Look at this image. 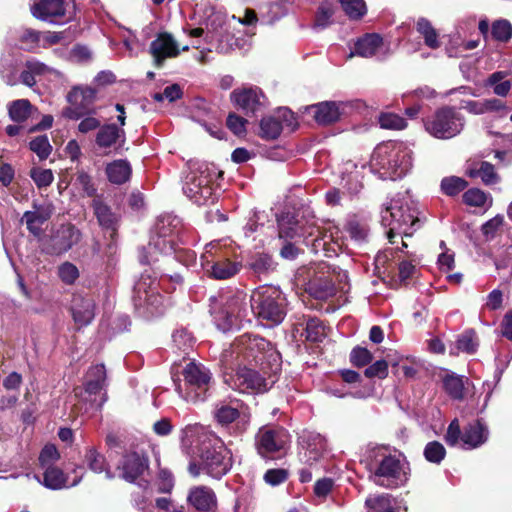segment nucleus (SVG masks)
I'll return each mask as SVG.
<instances>
[{
    "instance_id": "nucleus-1",
    "label": "nucleus",
    "mask_w": 512,
    "mask_h": 512,
    "mask_svg": "<svg viewBox=\"0 0 512 512\" xmlns=\"http://www.w3.org/2000/svg\"><path fill=\"white\" fill-rule=\"evenodd\" d=\"M381 223L388 228L386 234L394 244L397 236L402 239V246L407 247L403 237H410L419 227L417 210L408 195L397 194L384 204L381 211Z\"/></svg>"
},
{
    "instance_id": "nucleus-2",
    "label": "nucleus",
    "mask_w": 512,
    "mask_h": 512,
    "mask_svg": "<svg viewBox=\"0 0 512 512\" xmlns=\"http://www.w3.org/2000/svg\"><path fill=\"white\" fill-rule=\"evenodd\" d=\"M369 166L383 180L400 179L412 167L411 151L403 143H381L374 149Z\"/></svg>"
},
{
    "instance_id": "nucleus-3",
    "label": "nucleus",
    "mask_w": 512,
    "mask_h": 512,
    "mask_svg": "<svg viewBox=\"0 0 512 512\" xmlns=\"http://www.w3.org/2000/svg\"><path fill=\"white\" fill-rule=\"evenodd\" d=\"M176 283L181 282V277L175 275L170 277ZM167 277H161L159 281L152 278L151 274L146 270L142 273L140 279L134 286V306L139 315L144 318H153L162 315L171 305L170 299L160 294V289L164 287V283L168 282Z\"/></svg>"
},
{
    "instance_id": "nucleus-4",
    "label": "nucleus",
    "mask_w": 512,
    "mask_h": 512,
    "mask_svg": "<svg viewBox=\"0 0 512 512\" xmlns=\"http://www.w3.org/2000/svg\"><path fill=\"white\" fill-rule=\"evenodd\" d=\"M410 474V464L403 454H384L371 463L369 480L385 489H397L408 483Z\"/></svg>"
},
{
    "instance_id": "nucleus-5",
    "label": "nucleus",
    "mask_w": 512,
    "mask_h": 512,
    "mask_svg": "<svg viewBox=\"0 0 512 512\" xmlns=\"http://www.w3.org/2000/svg\"><path fill=\"white\" fill-rule=\"evenodd\" d=\"M231 466V452L217 436L199 448V461L190 462L188 470L194 477L205 473L212 478L220 479L230 470Z\"/></svg>"
},
{
    "instance_id": "nucleus-6",
    "label": "nucleus",
    "mask_w": 512,
    "mask_h": 512,
    "mask_svg": "<svg viewBox=\"0 0 512 512\" xmlns=\"http://www.w3.org/2000/svg\"><path fill=\"white\" fill-rule=\"evenodd\" d=\"M250 308L262 325L274 327L286 316V299L278 288L263 286L251 295Z\"/></svg>"
},
{
    "instance_id": "nucleus-7",
    "label": "nucleus",
    "mask_w": 512,
    "mask_h": 512,
    "mask_svg": "<svg viewBox=\"0 0 512 512\" xmlns=\"http://www.w3.org/2000/svg\"><path fill=\"white\" fill-rule=\"evenodd\" d=\"M233 349L248 361L262 366L263 370L267 365L273 372L280 371V354L262 337L243 334L235 340Z\"/></svg>"
},
{
    "instance_id": "nucleus-8",
    "label": "nucleus",
    "mask_w": 512,
    "mask_h": 512,
    "mask_svg": "<svg viewBox=\"0 0 512 512\" xmlns=\"http://www.w3.org/2000/svg\"><path fill=\"white\" fill-rule=\"evenodd\" d=\"M425 131L434 138L447 140L451 139L464 128L465 120L463 115L455 107L444 106L424 120Z\"/></svg>"
},
{
    "instance_id": "nucleus-9",
    "label": "nucleus",
    "mask_w": 512,
    "mask_h": 512,
    "mask_svg": "<svg viewBox=\"0 0 512 512\" xmlns=\"http://www.w3.org/2000/svg\"><path fill=\"white\" fill-rule=\"evenodd\" d=\"M278 373L273 372L267 365L264 370L261 367L260 371L240 367L225 381L233 389L243 393H264L275 384Z\"/></svg>"
},
{
    "instance_id": "nucleus-10",
    "label": "nucleus",
    "mask_w": 512,
    "mask_h": 512,
    "mask_svg": "<svg viewBox=\"0 0 512 512\" xmlns=\"http://www.w3.org/2000/svg\"><path fill=\"white\" fill-rule=\"evenodd\" d=\"M184 385L176 388L179 396L187 403L196 404L207 398L210 371L202 364L189 362L184 370Z\"/></svg>"
},
{
    "instance_id": "nucleus-11",
    "label": "nucleus",
    "mask_w": 512,
    "mask_h": 512,
    "mask_svg": "<svg viewBox=\"0 0 512 512\" xmlns=\"http://www.w3.org/2000/svg\"><path fill=\"white\" fill-rule=\"evenodd\" d=\"M247 295L242 291L232 293L225 298L221 308L213 313L217 328L223 332L239 329L244 321H249Z\"/></svg>"
},
{
    "instance_id": "nucleus-12",
    "label": "nucleus",
    "mask_w": 512,
    "mask_h": 512,
    "mask_svg": "<svg viewBox=\"0 0 512 512\" xmlns=\"http://www.w3.org/2000/svg\"><path fill=\"white\" fill-rule=\"evenodd\" d=\"M214 175L215 171L204 163L191 169L183 186L184 194L197 205L213 203L216 199L211 185Z\"/></svg>"
},
{
    "instance_id": "nucleus-13",
    "label": "nucleus",
    "mask_w": 512,
    "mask_h": 512,
    "mask_svg": "<svg viewBox=\"0 0 512 512\" xmlns=\"http://www.w3.org/2000/svg\"><path fill=\"white\" fill-rule=\"evenodd\" d=\"M488 437V428L480 420L468 424L462 432L458 419H454L447 428L445 441L451 447L472 450L482 446Z\"/></svg>"
},
{
    "instance_id": "nucleus-14",
    "label": "nucleus",
    "mask_w": 512,
    "mask_h": 512,
    "mask_svg": "<svg viewBox=\"0 0 512 512\" xmlns=\"http://www.w3.org/2000/svg\"><path fill=\"white\" fill-rule=\"evenodd\" d=\"M170 218L160 219L156 224V236H152L146 247L139 253V261L143 265H151L159 260L160 255H168L174 250L172 230L167 226Z\"/></svg>"
},
{
    "instance_id": "nucleus-15",
    "label": "nucleus",
    "mask_w": 512,
    "mask_h": 512,
    "mask_svg": "<svg viewBox=\"0 0 512 512\" xmlns=\"http://www.w3.org/2000/svg\"><path fill=\"white\" fill-rule=\"evenodd\" d=\"M289 441L290 436L282 427L265 426L256 435V447L262 456L283 451Z\"/></svg>"
},
{
    "instance_id": "nucleus-16",
    "label": "nucleus",
    "mask_w": 512,
    "mask_h": 512,
    "mask_svg": "<svg viewBox=\"0 0 512 512\" xmlns=\"http://www.w3.org/2000/svg\"><path fill=\"white\" fill-rule=\"evenodd\" d=\"M337 279L339 282L338 286L334 283L333 275L324 273L317 275L307 283L306 291L310 296L318 300H326L333 297L338 290L346 292V286L348 285L346 272L339 273Z\"/></svg>"
},
{
    "instance_id": "nucleus-17",
    "label": "nucleus",
    "mask_w": 512,
    "mask_h": 512,
    "mask_svg": "<svg viewBox=\"0 0 512 512\" xmlns=\"http://www.w3.org/2000/svg\"><path fill=\"white\" fill-rule=\"evenodd\" d=\"M219 247V242H211L206 245L205 253L201 256L202 266L206 269L209 275L218 280H225L235 276L241 268V264L238 262H234L229 260L226 257L220 256L218 259L214 260L211 266L208 268L210 264L209 256H213L214 250Z\"/></svg>"
},
{
    "instance_id": "nucleus-18",
    "label": "nucleus",
    "mask_w": 512,
    "mask_h": 512,
    "mask_svg": "<svg viewBox=\"0 0 512 512\" xmlns=\"http://www.w3.org/2000/svg\"><path fill=\"white\" fill-rule=\"evenodd\" d=\"M68 7L65 0H39L31 6V13L39 20L61 24L66 21Z\"/></svg>"
},
{
    "instance_id": "nucleus-19",
    "label": "nucleus",
    "mask_w": 512,
    "mask_h": 512,
    "mask_svg": "<svg viewBox=\"0 0 512 512\" xmlns=\"http://www.w3.org/2000/svg\"><path fill=\"white\" fill-rule=\"evenodd\" d=\"M188 48V46L180 48L178 42L170 33L162 32L151 42L149 51L155 65L161 67L166 59L175 58L181 50L186 51Z\"/></svg>"
},
{
    "instance_id": "nucleus-20",
    "label": "nucleus",
    "mask_w": 512,
    "mask_h": 512,
    "mask_svg": "<svg viewBox=\"0 0 512 512\" xmlns=\"http://www.w3.org/2000/svg\"><path fill=\"white\" fill-rule=\"evenodd\" d=\"M82 234L78 228L72 224L61 225L50 239L47 253L51 255H61L69 251L81 240Z\"/></svg>"
},
{
    "instance_id": "nucleus-21",
    "label": "nucleus",
    "mask_w": 512,
    "mask_h": 512,
    "mask_svg": "<svg viewBox=\"0 0 512 512\" xmlns=\"http://www.w3.org/2000/svg\"><path fill=\"white\" fill-rule=\"evenodd\" d=\"M231 101L246 115H253L264 107L265 96L257 87H243L231 93Z\"/></svg>"
},
{
    "instance_id": "nucleus-22",
    "label": "nucleus",
    "mask_w": 512,
    "mask_h": 512,
    "mask_svg": "<svg viewBox=\"0 0 512 512\" xmlns=\"http://www.w3.org/2000/svg\"><path fill=\"white\" fill-rule=\"evenodd\" d=\"M389 54V45L384 43L383 38L379 34L372 33L366 34L356 41L354 51L351 52L349 57L358 55L364 58L375 56L379 59H384Z\"/></svg>"
},
{
    "instance_id": "nucleus-23",
    "label": "nucleus",
    "mask_w": 512,
    "mask_h": 512,
    "mask_svg": "<svg viewBox=\"0 0 512 512\" xmlns=\"http://www.w3.org/2000/svg\"><path fill=\"white\" fill-rule=\"evenodd\" d=\"M53 205L50 203H33V210L24 212L21 222L25 223L27 230L36 238L40 239L43 235L42 226L51 218L53 214Z\"/></svg>"
},
{
    "instance_id": "nucleus-24",
    "label": "nucleus",
    "mask_w": 512,
    "mask_h": 512,
    "mask_svg": "<svg viewBox=\"0 0 512 512\" xmlns=\"http://www.w3.org/2000/svg\"><path fill=\"white\" fill-rule=\"evenodd\" d=\"M326 448L327 444L324 436L319 433L308 432L302 436L299 459L302 463L311 466L321 458Z\"/></svg>"
},
{
    "instance_id": "nucleus-25",
    "label": "nucleus",
    "mask_w": 512,
    "mask_h": 512,
    "mask_svg": "<svg viewBox=\"0 0 512 512\" xmlns=\"http://www.w3.org/2000/svg\"><path fill=\"white\" fill-rule=\"evenodd\" d=\"M147 468L148 459L138 452L125 453L117 466L120 476L128 482H134Z\"/></svg>"
},
{
    "instance_id": "nucleus-26",
    "label": "nucleus",
    "mask_w": 512,
    "mask_h": 512,
    "mask_svg": "<svg viewBox=\"0 0 512 512\" xmlns=\"http://www.w3.org/2000/svg\"><path fill=\"white\" fill-rule=\"evenodd\" d=\"M216 437L217 435L198 423L186 425L180 434L181 444L184 448L190 449L195 445L198 451L199 448Z\"/></svg>"
},
{
    "instance_id": "nucleus-27",
    "label": "nucleus",
    "mask_w": 512,
    "mask_h": 512,
    "mask_svg": "<svg viewBox=\"0 0 512 512\" xmlns=\"http://www.w3.org/2000/svg\"><path fill=\"white\" fill-rule=\"evenodd\" d=\"M35 478L44 487L50 490H61L74 487L82 480V475L75 477L72 482H69L68 476L57 466H48L43 469V478L35 475Z\"/></svg>"
},
{
    "instance_id": "nucleus-28",
    "label": "nucleus",
    "mask_w": 512,
    "mask_h": 512,
    "mask_svg": "<svg viewBox=\"0 0 512 512\" xmlns=\"http://www.w3.org/2000/svg\"><path fill=\"white\" fill-rule=\"evenodd\" d=\"M214 417L222 426H226L237 420V426L240 432L245 431L249 425V415L245 411L239 410L237 406H231L229 404L217 405L214 410Z\"/></svg>"
},
{
    "instance_id": "nucleus-29",
    "label": "nucleus",
    "mask_w": 512,
    "mask_h": 512,
    "mask_svg": "<svg viewBox=\"0 0 512 512\" xmlns=\"http://www.w3.org/2000/svg\"><path fill=\"white\" fill-rule=\"evenodd\" d=\"M95 142L102 150L120 147L125 142V131L115 124H105L99 128Z\"/></svg>"
},
{
    "instance_id": "nucleus-30",
    "label": "nucleus",
    "mask_w": 512,
    "mask_h": 512,
    "mask_svg": "<svg viewBox=\"0 0 512 512\" xmlns=\"http://www.w3.org/2000/svg\"><path fill=\"white\" fill-rule=\"evenodd\" d=\"M94 301L89 297L75 295L71 303L74 321L80 326H86L93 320L95 313Z\"/></svg>"
},
{
    "instance_id": "nucleus-31",
    "label": "nucleus",
    "mask_w": 512,
    "mask_h": 512,
    "mask_svg": "<svg viewBox=\"0 0 512 512\" xmlns=\"http://www.w3.org/2000/svg\"><path fill=\"white\" fill-rule=\"evenodd\" d=\"M187 501L199 512H208L216 507V495L212 489L199 486L190 490Z\"/></svg>"
},
{
    "instance_id": "nucleus-32",
    "label": "nucleus",
    "mask_w": 512,
    "mask_h": 512,
    "mask_svg": "<svg viewBox=\"0 0 512 512\" xmlns=\"http://www.w3.org/2000/svg\"><path fill=\"white\" fill-rule=\"evenodd\" d=\"M278 228L280 238L293 239L304 237L306 234L312 235V232H306L299 220L290 213H283L278 217Z\"/></svg>"
},
{
    "instance_id": "nucleus-33",
    "label": "nucleus",
    "mask_w": 512,
    "mask_h": 512,
    "mask_svg": "<svg viewBox=\"0 0 512 512\" xmlns=\"http://www.w3.org/2000/svg\"><path fill=\"white\" fill-rule=\"evenodd\" d=\"M318 124L328 125L336 122L341 115L340 106L335 102H321L308 108Z\"/></svg>"
},
{
    "instance_id": "nucleus-34",
    "label": "nucleus",
    "mask_w": 512,
    "mask_h": 512,
    "mask_svg": "<svg viewBox=\"0 0 512 512\" xmlns=\"http://www.w3.org/2000/svg\"><path fill=\"white\" fill-rule=\"evenodd\" d=\"M105 380V366L103 364L92 366L86 374L85 392L89 395L97 394L103 389Z\"/></svg>"
},
{
    "instance_id": "nucleus-35",
    "label": "nucleus",
    "mask_w": 512,
    "mask_h": 512,
    "mask_svg": "<svg viewBox=\"0 0 512 512\" xmlns=\"http://www.w3.org/2000/svg\"><path fill=\"white\" fill-rule=\"evenodd\" d=\"M131 166L126 160H115L106 167V174L109 181L113 184H123L131 176Z\"/></svg>"
},
{
    "instance_id": "nucleus-36",
    "label": "nucleus",
    "mask_w": 512,
    "mask_h": 512,
    "mask_svg": "<svg viewBox=\"0 0 512 512\" xmlns=\"http://www.w3.org/2000/svg\"><path fill=\"white\" fill-rule=\"evenodd\" d=\"M96 99V90L91 87H74L67 95L68 102L73 106L88 107Z\"/></svg>"
},
{
    "instance_id": "nucleus-37",
    "label": "nucleus",
    "mask_w": 512,
    "mask_h": 512,
    "mask_svg": "<svg viewBox=\"0 0 512 512\" xmlns=\"http://www.w3.org/2000/svg\"><path fill=\"white\" fill-rule=\"evenodd\" d=\"M342 185L350 194H357L362 189V175L357 166L348 162L342 176Z\"/></svg>"
},
{
    "instance_id": "nucleus-38",
    "label": "nucleus",
    "mask_w": 512,
    "mask_h": 512,
    "mask_svg": "<svg viewBox=\"0 0 512 512\" xmlns=\"http://www.w3.org/2000/svg\"><path fill=\"white\" fill-rule=\"evenodd\" d=\"M395 498L387 493L369 496L366 501L367 512H395Z\"/></svg>"
},
{
    "instance_id": "nucleus-39",
    "label": "nucleus",
    "mask_w": 512,
    "mask_h": 512,
    "mask_svg": "<svg viewBox=\"0 0 512 512\" xmlns=\"http://www.w3.org/2000/svg\"><path fill=\"white\" fill-rule=\"evenodd\" d=\"M85 462L91 471L95 473L105 472L107 479L113 478V474L109 469L104 455L99 453L94 447L87 449L85 453Z\"/></svg>"
},
{
    "instance_id": "nucleus-40",
    "label": "nucleus",
    "mask_w": 512,
    "mask_h": 512,
    "mask_svg": "<svg viewBox=\"0 0 512 512\" xmlns=\"http://www.w3.org/2000/svg\"><path fill=\"white\" fill-rule=\"evenodd\" d=\"M416 30L423 37L424 43L431 49H437L440 46L438 33L426 18H419L416 22Z\"/></svg>"
},
{
    "instance_id": "nucleus-41",
    "label": "nucleus",
    "mask_w": 512,
    "mask_h": 512,
    "mask_svg": "<svg viewBox=\"0 0 512 512\" xmlns=\"http://www.w3.org/2000/svg\"><path fill=\"white\" fill-rule=\"evenodd\" d=\"M507 75L508 73L504 71L494 72L488 77L486 85L492 87L494 94L497 96L505 97L512 86L510 80H505Z\"/></svg>"
},
{
    "instance_id": "nucleus-42",
    "label": "nucleus",
    "mask_w": 512,
    "mask_h": 512,
    "mask_svg": "<svg viewBox=\"0 0 512 512\" xmlns=\"http://www.w3.org/2000/svg\"><path fill=\"white\" fill-rule=\"evenodd\" d=\"M93 209L98 222L102 227L107 229H114V225L117 222V217L106 204L100 200L95 199L93 201Z\"/></svg>"
},
{
    "instance_id": "nucleus-43",
    "label": "nucleus",
    "mask_w": 512,
    "mask_h": 512,
    "mask_svg": "<svg viewBox=\"0 0 512 512\" xmlns=\"http://www.w3.org/2000/svg\"><path fill=\"white\" fill-rule=\"evenodd\" d=\"M445 391L454 399L460 400L464 397V379L454 373L447 374L443 378Z\"/></svg>"
},
{
    "instance_id": "nucleus-44",
    "label": "nucleus",
    "mask_w": 512,
    "mask_h": 512,
    "mask_svg": "<svg viewBox=\"0 0 512 512\" xmlns=\"http://www.w3.org/2000/svg\"><path fill=\"white\" fill-rule=\"evenodd\" d=\"M341 8L351 20H359L367 13L364 0H338Z\"/></svg>"
},
{
    "instance_id": "nucleus-45",
    "label": "nucleus",
    "mask_w": 512,
    "mask_h": 512,
    "mask_svg": "<svg viewBox=\"0 0 512 512\" xmlns=\"http://www.w3.org/2000/svg\"><path fill=\"white\" fill-rule=\"evenodd\" d=\"M282 131V123L275 116L264 117L260 122L261 137L265 139H276Z\"/></svg>"
},
{
    "instance_id": "nucleus-46",
    "label": "nucleus",
    "mask_w": 512,
    "mask_h": 512,
    "mask_svg": "<svg viewBox=\"0 0 512 512\" xmlns=\"http://www.w3.org/2000/svg\"><path fill=\"white\" fill-rule=\"evenodd\" d=\"M11 120L15 122H24L31 113V104L26 99L13 101L8 108Z\"/></svg>"
},
{
    "instance_id": "nucleus-47",
    "label": "nucleus",
    "mask_w": 512,
    "mask_h": 512,
    "mask_svg": "<svg viewBox=\"0 0 512 512\" xmlns=\"http://www.w3.org/2000/svg\"><path fill=\"white\" fill-rule=\"evenodd\" d=\"M345 231L352 240L358 243L364 242L368 236V227L356 217H351L347 220Z\"/></svg>"
},
{
    "instance_id": "nucleus-48",
    "label": "nucleus",
    "mask_w": 512,
    "mask_h": 512,
    "mask_svg": "<svg viewBox=\"0 0 512 512\" xmlns=\"http://www.w3.org/2000/svg\"><path fill=\"white\" fill-rule=\"evenodd\" d=\"M250 268L259 277L266 275L275 269V263L268 254H257L250 262Z\"/></svg>"
},
{
    "instance_id": "nucleus-49",
    "label": "nucleus",
    "mask_w": 512,
    "mask_h": 512,
    "mask_svg": "<svg viewBox=\"0 0 512 512\" xmlns=\"http://www.w3.org/2000/svg\"><path fill=\"white\" fill-rule=\"evenodd\" d=\"M470 176L480 177L484 184L493 185L499 182V176L495 172V168L489 162H482L478 169L470 171Z\"/></svg>"
},
{
    "instance_id": "nucleus-50",
    "label": "nucleus",
    "mask_w": 512,
    "mask_h": 512,
    "mask_svg": "<svg viewBox=\"0 0 512 512\" xmlns=\"http://www.w3.org/2000/svg\"><path fill=\"white\" fill-rule=\"evenodd\" d=\"M468 183L461 177H445L441 181V190L447 196H456L467 187Z\"/></svg>"
},
{
    "instance_id": "nucleus-51",
    "label": "nucleus",
    "mask_w": 512,
    "mask_h": 512,
    "mask_svg": "<svg viewBox=\"0 0 512 512\" xmlns=\"http://www.w3.org/2000/svg\"><path fill=\"white\" fill-rule=\"evenodd\" d=\"M326 336L325 327L317 318H309L306 321L305 337L311 342H320Z\"/></svg>"
},
{
    "instance_id": "nucleus-52",
    "label": "nucleus",
    "mask_w": 512,
    "mask_h": 512,
    "mask_svg": "<svg viewBox=\"0 0 512 512\" xmlns=\"http://www.w3.org/2000/svg\"><path fill=\"white\" fill-rule=\"evenodd\" d=\"M73 185L82 192L83 196L92 197L97 191L92 177L82 170L77 172Z\"/></svg>"
},
{
    "instance_id": "nucleus-53",
    "label": "nucleus",
    "mask_w": 512,
    "mask_h": 512,
    "mask_svg": "<svg viewBox=\"0 0 512 512\" xmlns=\"http://www.w3.org/2000/svg\"><path fill=\"white\" fill-rule=\"evenodd\" d=\"M463 201L465 204L473 207H484L487 201L489 207L492 205V198H488L486 193L477 188L467 190L463 194Z\"/></svg>"
},
{
    "instance_id": "nucleus-54",
    "label": "nucleus",
    "mask_w": 512,
    "mask_h": 512,
    "mask_svg": "<svg viewBox=\"0 0 512 512\" xmlns=\"http://www.w3.org/2000/svg\"><path fill=\"white\" fill-rule=\"evenodd\" d=\"M457 349L467 354H473L478 347L476 333L473 330H467L459 336L456 342Z\"/></svg>"
},
{
    "instance_id": "nucleus-55",
    "label": "nucleus",
    "mask_w": 512,
    "mask_h": 512,
    "mask_svg": "<svg viewBox=\"0 0 512 512\" xmlns=\"http://www.w3.org/2000/svg\"><path fill=\"white\" fill-rule=\"evenodd\" d=\"M425 459L434 464H439L445 458V447L438 441L428 442L424 448Z\"/></svg>"
},
{
    "instance_id": "nucleus-56",
    "label": "nucleus",
    "mask_w": 512,
    "mask_h": 512,
    "mask_svg": "<svg viewBox=\"0 0 512 512\" xmlns=\"http://www.w3.org/2000/svg\"><path fill=\"white\" fill-rule=\"evenodd\" d=\"M42 32L34 29H26L20 36V41L29 52H37L41 48Z\"/></svg>"
},
{
    "instance_id": "nucleus-57",
    "label": "nucleus",
    "mask_w": 512,
    "mask_h": 512,
    "mask_svg": "<svg viewBox=\"0 0 512 512\" xmlns=\"http://www.w3.org/2000/svg\"><path fill=\"white\" fill-rule=\"evenodd\" d=\"M29 147L40 160L47 159L52 151V146L46 135L37 136L32 139L29 143Z\"/></svg>"
},
{
    "instance_id": "nucleus-58",
    "label": "nucleus",
    "mask_w": 512,
    "mask_h": 512,
    "mask_svg": "<svg viewBox=\"0 0 512 512\" xmlns=\"http://www.w3.org/2000/svg\"><path fill=\"white\" fill-rule=\"evenodd\" d=\"M29 176L39 189L50 186L54 181V174L51 169L33 167L29 172Z\"/></svg>"
},
{
    "instance_id": "nucleus-59",
    "label": "nucleus",
    "mask_w": 512,
    "mask_h": 512,
    "mask_svg": "<svg viewBox=\"0 0 512 512\" xmlns=\"http://www.w3.org/2000/svg\"><path fill=\"white\" fill-rule=\"evenodd\" d=\"M379 124L383 129L401 130L407 126L406 120L394 113L385 112L379 116Z\"/></svg>"
},
{
    "instance_id": "nucleus-60",
    "label": "nucleus",
    "mask_w": 512,
    "mask_h": 512,
    "mask_svg": "<svg viewBox=\"0 0 512 512\" xmlns=\"http://www.w3.org/2000/svg\"><path fill=\"white\" fill-rule=\"evenodd\" d=\"M334 14L333 7L330 4L323 3L319 6L313 24L314 29H325L331 24V18Z\"/></svg>"
},
{
    "instance_id": "nucleus-61",
    "label": "nucleus",
    "mask_w": 512,
    "mask_h": 512,
    "mask_svg": "<svg viewBox=\"0 0 512 512\" xmlns=\"http://www.w3.org/2000/svg\"><path fill=\"white\" fill-rule=\"evenodd\" d=\"M60 459V454L57 448L48 444L43 447L39 455V464L42 469L48 466H55V463Z\"/></svg>"
},
{
    "instance_id": "nucleus-62",
    "label": "nucleus",
    "mask_w": 512,
    "mask_h": 512,
    "mask_svg": "<svg viewBox=\"0 0 512 512\" xmlns=\"http://www.w3.org/2000/svg\"><path fill=\"white\" fill-rule=\"evenodd\" d=\"M58 276L67 285L73 284L79 277V270L71 262H64L58 267Z\"/></svg>"
},
{
    "instance_id": "nucleus-63",
    "label": "nucleus",
    "mask_w": 512,
    "mask_h": 512,
    "mask_svg": "<svg viewBox=\"0 0 512 512\" xmlns=\"http://www.w3.org/2000/svg\"><path fill=\"white\" fill-rule=\"evenodd\" d=\"M491 35L498 41H507L512 36V26L506 20H498L492 25Z\"/></svg>"
},
{
    "instance_id": "nucleus-64",
    "label": "nucleus",
    "mask_w": 512,
    "mask_h": 512,
    "mask_svg": "<svg viewBox=\"0 0 512 512\" xmlns=\"http://www.w3.org/2000/svg\"><path fill=\"white\" fill-rule=\"evenodd\" d=\"M172 338L175 346L182 351L191 348L194 343V338L186 329L175 330Z\"/></svg>"
}]
</instances>
